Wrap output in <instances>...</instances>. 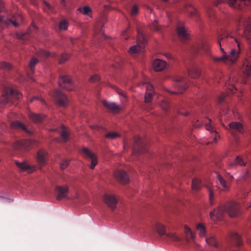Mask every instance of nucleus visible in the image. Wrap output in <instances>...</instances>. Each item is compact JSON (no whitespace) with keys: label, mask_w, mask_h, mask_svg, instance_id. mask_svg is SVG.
Returning a JSON list of instances; mask_svg holds the SVG:
<instances>
[{"label":"nucleus","mask_w":251,"mask_h":251,"mask_svg":"<svg viewBox=\"0 0 251 251\" xmlns=\"http://www.w3.org/2000/svg\"><path fill=\"white\" fill-rule=\"evenodd\" d=\"M239 212V205L234 202L226 203L225 205L220 206L218 208L210 212L211 219L215 217L218 220H221L225 213H227L231 217L237 216Z\"/></svg>","instance_id":"nucleus-1"},{"label":"nucleus","mask_w":251,"mask_h":251,"mask_svg":"<svg viewBox=\"0 0 251 251\" xmlns=\"http://www.w3.org/2000/svg\"><path fill=\"white\" fill-rule=\"evenodd\" d=\"M234 42L237 44L238 47V50H237L235 49H232L229 53L226 54L222 48V45L220 47V50L223 53V55L221 57H214L211 56V58L215 61L217 62H222L226 64H233L237 61L239 54L241 50V45L240 43L237 38L234 39Z\"/></svg>","instance_id":"nucleus-2"},{"label":"nucleus","mask_w":251,"mask_h":251,"mask_svg":"<svg viewBox=\"0 0 251 251\" xmlns=\"http://www.w3.org/2000/svg\"><path fill=\"white\" fill-rule=\"evenodd\" d=\"M22 97V93L17 90L10 87H5L0 99V105L2 106L10 102L14 103L15 100H20Z\"/></svg>","instance_id":"nucleus-3"},{"label":"nucleus","mask_w":251,"mask_h":251,"mask_svg":"<svg viewBox=\"0 0 251 251\" xmlns=\"http://www.w3.org/2000/svg\"><path fill=\"white\" fill-rule=\"evenodd\" d=\"M146 39L142 32L138 30L137 44L131 46L128 52L132 55H136L140 52H143L145 47Z\"/></svg>","instance_id":"nucleus-4"},{"label":"nucleus","mask_w":251,"mask_h":251,"mask_svg":"<svg viewBox=\"0 0 251 251\" xmlns=\"http://www.w3.org/2000/svg\"><path fill=\"white\" fill-rule=\"evenodd\" d=\"M133 151L134 153H142L147 151L146 143L139 136H135L134 137Z\"/></svg>","instance_id":"nucleus-5"},{"label":"nucleus","mask_w":251,"mask_h":251,"mask_svg":"<svg viewBox=\"0 0 251 251\" xmlns=\"http://www.w3.org/2000/svg\"><path fill=\"white\" fill-rule=\"evenodd\" d=\"M34 143V141L31 139L17 141L14 144V148L17 150L26 151L28 150L30 147H32Z\"/></svg>","instance_id":"nucleus-6"},{"label":"nucleus","mask_w":251,"mask_h":251,"mask_svg":"<svg viewBox=\"0 0 251 251\" xmlns=\"http://www.w3.org/2000/svg\"><path fill=\"white\" fill-rule=\"evenodd\" d=\"M240 23L243 25L244 36L249 42H251V18H242Z\"/></svg>","instance_id":"nucleus-7"},{"label":"nucleus","mask_w":251,"mask_h":251,"mask_svg":"<svg viewBox=\"0 0 251 251\" xmlns=\"http://www.w3.org/2000/svg\"><path fill=\"white\" fill-rule=\"evenodd\" d=\"M3 8V3L0 0V12H1ZM22 19V17L19 16L16 19L13 20L7 18L5 16H0V24H4L6 25H13L15 27L19 25V21Z\"/></svg>","instance_id":"nucleus-8"},{"label":"nucleus","mask_w":251,"mask_h":251,"mask_svg":"<svg viewBox=\"0 0 251 251\" xmlns=\"http://www.w3.org/2000/svg\"><path fill=\"white\" fill-rule=\"evenodd\" d=\"M178 38L183 42L189 39V34L183 23H179L176 28Z\"/></svg>","instance_id":"nucleus-9"},{"label":"nucleus","mask_w":251,"mask_h":251,"mask_svg":"<svg viewBox=\"0 0 251 251\" xmlns=\"http://www.w3.org/2000/svg\"><path fill=\"white\" fill-rule=\"evenodd\" d=\"M176 81L175 86L177 88V92H172L174 94L182 93L187 88V84L184 78L180 76L174 78Z\"/></svg>","instance_id":"nucleus-10"},{"label":"nucleus","mask_w":251,"mask_h":251,"mask_svg":"<svg viewBox=\"0 0 251 251\" xmlns=\"http://www.w3.org/2000/svg\"><path fill=\"white\" fill-rule=\"evenodd\" d=\"M58 83L60 87L68 91L72 90L74 89L72 80L69 76L63 75L60 76Z\"/></svg>","instance_id":"nucleus-11"},{"label":"nucleus","mask_w":251,"mask_h":251,"mask_svg":"<svg viewBox=\"0 0 251 251\" xmlns=\"http://www.w3.org/2000/svg\"><path fill=\"white\" fill-rule=\"evenodd\" d=\"M202 50L204 53L208 54L210 50L209 45L205 41L201 40L197 44L193 45L192 47L191 51L197 53Z\"/></svg>","instance_id":"nucleus-12"},{"label":"nucleus","mask_w":251,"mask_h":251,"mask_svg":"<svg viewBox=\"0 0 251 251\" xmlns=\"http://www.w3.org/2000/svg\"><path fill=\"white\" fill-rule=\"evenodd\" d=\"M81 152L84 157L91 159V163L90 165V168L91 169H94L98 163L97 157L96 155L90 150L86 148H84L82 149Z\"/></svg>","instance_id":"nucleus-13"},{"label":"nucleus","mask_w":251,"mask_h":251,"mask_svg":"<svg viewBox=\"0 0 251 251\" xmlns=\"http://www.w3.org/2000/svg\"><path fill=\"white\" fill-rule=\"evenodd\" d=\"M53 97L56 103L61 106H66L68 103V99L65 95L60 90H55L53 92Z\"/></svg>","instance_id":"nucleus-14"},{"label":"nucleus","mask_w":251,"mask_h":251,"mask_svg":"<svg viewBox=\"0 0 251 251\" xmlns=\"http://www.w3.org/2000/svg\"><path fill=\"white\" fill-rule=\"evenodd\" d=\"M103 201L108 207L112 209L116 208L118 203L116 196L113 194H105L103 197Z\"/></svg>","instance_id":"nucleus-15"},{"label":"nucleus","mask_w":251,"mask_h":251,"mask_svg":"<svg viewBox=\"0 0 251 251\" xmlns=\"http://www.w3.org/2000/svg\"><path fill=\"white\" fill-rule=\"evenodd\" d=\"M69 192L67 186H57L55 187L54 193L57 200H60L67 197Z\"/></svg>","instance_id":"nucleus-16"},{"label":"nucleus","mask_w":251,"mask_h":251,"mask_svg":"<svg viewBox=\"0 0 251 251\" xmlns=\"http://www.w3.org/2000/svg\"><path fill=\"white\" fill-rule=\"evenodd\" d=\"M115 178L122 184H126L129 181L127 174L122 170H117L114 172Z\"/></svg>","instance_id":"nucleus-17"},{"label":"nucleus","mask_w":251,"mask_h":251,"mask_svg":"<svg viewBox=\"0 0 251 251\" xmlns=\"http://www.w3.org/2000/svg\"><path fill=\"white\" fill-rule=\"evenodd\" d=\"M228 3L232 7L241 9L244 6L250 5L251 1L250 0H228Z\"/></svg>","instance_id":"nucleus-18"},{"label":"nucleus","mask_w":251,"mask_h":251,"mask_svg":"<svg viewBox=\"0 0 251 251\" xmlns=\"http://www.w3.org/2000/svg\"><path fill=\"white\" fill-rule=\"evenodd\" d=\"M229 130L232 134L236 133H243L244 128L242 124L239 122H232L229 124Z\"/></svg>","instance_id":"nucleus-19"},{"label":"nucleus","mask_w":251,"mask_h":251,"mask_svg":"<svg viewBox=\"0 0 251 251\" xmlns=\"http://www.w3.org/2000/svg\"><path fill=\"white\" fill-rule=\"evenodd\" d=\"M232 81H230V84L229 86V87L228 88V90L226 91V93L225 94H223L221 95L218 99V103L221 104L222 103L225 98V97L226 96V95H228L230 94H233L235 92V91L237 90V88H236V85L233 83V81H234V79H232Z\"/></svg>","instance_id":"nucleus-20"},{"label":"nucleus","mask_w":251,"mask_h":251,"mask_svg":"<svg viewBox=\"0 0 251 251\" xmlns=\"http://www.w3.org/2000/svg\"><path fill=\"white\" fill-rule=\"evenodd\" d=\"M233 36H230L228 33L225 31H223L219 33L218 37V43L220 47L225 43L229 42L230 40L234 39Z\"/></svg>","instance_id":"nucleus-21"},{"label":"nucleus","mask_w":251,"mask_h":251,"mask_svg":"<svg viewBox=\"0 0 251 251\" xmlns=\"http://www.w3.org/2000/svg\"><path fill=\"white\" fill-rule=\"evenodd\" d=\"M166 66V62L160 59H155L153 63V67L154 70L156 72H160L164 70Z\"/></svg>","instance_id":"nucleus-22"},{"label":"nucleus","mask_w":251,"mask_h":251,"mask_svg":"<svg viewBox=\"0 0 251 251\" xmlns=\"http://www.w3.org/2000/svg\"><path fill=\"white\" fill-rule=\"evenodd\" d=\"M187 71L188 75L192 78H198L201 75L200 70L196 66L193 65L190 68L188 69Z\"/></svg>","instance_id":"nucleus-23"},{"label":"nucleus","mask_w":251,"mask_h":251,"mask_svg":"<svg viewBox=\"0 0 251 251\" xmlns=\"http://www.w3.org/2000/svg\"><path fill=\"white\" fill-rule=\"evenodd\" d=\"M229 238L233 244L237 246H240L242 245V242L240 236L235 232H231L229 236Z\"/></svg>","instance_id":"nucleus-24"},{"label":"nucleus","mask_w":251,"mask_h":251,"mask_svg":"<svg viewBox=\"0 0 251 251\" xmlns=\"http://www.w3.org/2000/svg\"><path fill=\"white\" fill-rule=\"evenodd\" d=\"M102 104L104 106L113 112H117L120 111L121 110L120 107L118 105H117L115 103L103 100L102 101Z\"/></svg>","instance_id":"nucleus-25"},{"label":"nucleus","mask_w":251,"mask_h":251,"mask_svg":"<svg viewBox=\"0 0 251 251\" xmlns=\"http://www.w3.org/2000/svg\"><path fill=\"white\" fill-rule=\"evenodd\" d=\"M47 155V153L45 150H41L38 152L37 158L40 165H44L46 163Z\"/></svg>","instance_id":"nucleus-26"},{"label":"nucleus","mask_w":251,"mask_h":251,"mask_svg":"<svg viewBox=\"0 0 251 251\" xmlns=\"http://www.w3.org/2000/svg\"><path fill=\"white\" fill-rule=\"evenodd\" d=\"M183 10L189 13L191 16L198 17V13L197 10L190 4H185L183 7Z\"/></svg>","instance_id":"nucleus-27"},{"label":"nucleus","mask_w":251,"mask_h":251,"mask_svg":"<svg viewBox=\"0 0 251 251\" xmlns=\"http://www.w3.org/2000/svg\"><path fill=\"white\" fill-rule=\"evenodd\" d=\"M209 123L207 124H206L205 126L206 127V129L207 130H209L211 133L213 134L214 136V142L215 143L217 142V136H218V133L215 131L214 127L213 126L212 124V120L210 119H208Z\"/></svg>","instance_id":"nucleus-28"},{"label":"nucleus","mask_w":251,"mask_h":251,"mask_svg":"<svg viewBox=\"0 0 251 251\" xmlns=\"http://www.w3.org/2000/svg\"><path fill=\"white\" fill-rule=\"evenodd\" d=\"M29 117L33 122L39 123L45 119L46 116L44 115L31 113L29 115Z\"/></svg>","instance_id":"nucleus-29"},{"label":"nucleus","mask_w":251,"mask_h":251,"mask_svg":"<svg viewBox=\"0 0 251 251\" xmlns=\"http://www.w3.org/2000/svg\"><path fill=\"white\" fill-rule=\"evenodd\" d=\"M242 72L247 76H251V63L249 62H246L243 64Z\"/></svg>","instance_id":"nucleus-30"},{"label":"nucleus","mask_w":251,"mask_h":251,"mask_svg":"<svg viewBox=\"0 0 251 251\" xmlns=\"http://www.w3.org/2000/svg\"><path fill=\"white\" fill-rule=\"evenodd\" d=\"M206 241L209 245L218 248L219 247V243L215 236H211L209 238H206Z\"/></svg>","instance_id":"nucleus-31"},{"label":"nucleus","mask_w":251,"mask_h":251,"mask_svg":"<svg viewBox=\"0 0 251 251\" xmlns=\"http://www.w3.org/2000/svg\"><path fill=\"white\" fill-rule=\"evenodd\" d=\"M10 126L12 128H13L22 129L25 130L27 132H29L27 129V128L25 126L23 123L18 121H15L11 123Z\"/></svg>","instance_id":"nucleus-32"},{"label":"nucleus","mask_w":251,"mask_h":251,"mask_svg":"<svg viewBox=\"0 0 251 251\" xmlns=\"http://www.w3.org/2000/svg\"><path fill=\"white\" fill-rule=\"evenodd\" d=\"M16 164L17 167L23 171H28V172H31L32 171L30 166L25 162L20 163L16 162Z\"/></svg>","instance_id":"nucleus-33"},{"label":"nucleus","mask_w":251,"mask_h":251,"mask_svg":"<svg viewBox=\"0 0 251 251\" xmlns=\"http://www.w3.org/2000/svg\"><path fill=\"white\" fill-rule=\"evenodd\" d=\"M155 228L157 232L161 236L166 234V228L164 226L160 223H156L155 225Z\"/></svg>","instance_id":"nucleus-34"},{"label":"nucleus","mask_w":251,"mask_h":251,"mask_svg":"<svg viewBox=\"0 0 251 251\" xmlns=\"http://www.w3.org/2000/svg\"><path fill=\"white\" fill-rule=\"evenodd\" d=\"M80 12L84 15L90 16L92 15V10L90 7L85 6L83 7H79L77 9Z\"/></svg>","instance_id":"nucleus-35"},{"label":"nucleus","mask_w":251,"mask_h":251,"mask_svg":"<svg viewBox=\"0 0 251 251\" xmlns=\"http://www.w3.org/2000/svg\"><path fill=\"white\" fill-rule=\"evenodd\" d=\"M201 187V181L199 178L193 179L192 183V188L194 190H198Z\"/></svg>","instance_id":"nucleus-36"},{"label":"nucleus","mask_w":251,"mask_h":251,"mask_svg":"<svg viewBox=\"0 0 251 251\" xmlns=\"http://www.w3.org/2000/svg\"><path fill=\"white\" fill-rule=\"evenodd\" d=\"M68 25V22L66 20H61L58 24V28L60 31L66 30Z\"/></svg>","instance_id":"nucleus-37"},{"label":"nucleus","mask_w":251,"mask_h":251,"mask_svg":"<svg viewBox=\"0 0 251 251\" xmlns=\"http://www.w3.org/2000/svg\"><path fill=\"white\" fill-rule=\"evenodd\" d=\"M197 229L199 231L200 236L204 237L205 235V227L202 224H199L197 225Z\"/></svg>","instance_id":"nucleus-38"},{"label":"nucleus","mask_w":251,"mask_h":251,"mask_svg":"<svg viewBox=\"0 0 251 251\" xmlns=\"http://www.w3.org/2000/svg\"><path fill=\"white\" fill-rule=\"evenodd\" d=\"M12 65L7 62H1L0 63V69L5 71H8L11 70Z\"/></svg>","instance_id":"nucleus-39"},{"label":"nucleus","mask_w":251,"mask_h":251,"mask_svg":"<svg viewBox=\"0 0 251 251\" xmlns=\"http://www.w3.org/2000/svg\"><path fill=\"white\" fill-rule=\"evenodd\" d=\"M185 233L186 235L190 239L193 240L195 238V234L192 231L191 229L187 226H184Z\"/></svg>","instance_id":"nucleus-40"},{"label":"nucleus","mask_w":251,"mask_h":251,"mask_svg":"<svg viewBox=\"0 0 251 251\" xmlns=\"http://www.w3.org/2000/svg\"><path fill=\"white\" fill-rule=\"evenodd\" d=\"M245 162L242 160V158H240V156H237L236 159H235V161L234 162H232L230 164V166L231 167H233L234 166L236 165H245Z\"/></svg>","instance_id":"nucleus-41"},{"label":"nucleus","mask_w":251,"mask_h":251,"mask_svg":"<svg viewBox=\"0 0 251 251\" xmlns=\"http://www.w3.org/2000/svg\"><path fill=\"white\" fill-rule=\"evenodd\" d=\"M105 137L109 139H114L120 137V134L117 132L111 131L105 134Z\"/></svg>","instance_id":"nucleus-42"},{"label":"nucleus","mask_w":251,"mask_h":251,"mask_svg":"<svg viewBox=\"0 0 251 251\" xmlns=\"http://www.w3.org/2000/svg\"><path fill=\"white\" fill-rule=\"evenodd\" d=\"M61 136L62 137L64 142L67 141L68 137L69 136V133L67 130V129L64 126H62V131L61 132Z\"/></svg>","instance_id":"nucleus-43"},{"label":"nucleus","mask_w":251,"mask_h":251,"mask_svg":"<svg viewBox=\"0 0 251 251\" xmlns=\"http://www.w3.org/2000/svg\"><path fill=\"white\" fill-rule=\"evenodd\" d=\"M205 8L206 11V13L207 16L210 18H212L214 16L215 13L212 8L211 7V6L209 4H206L205 6Z\"/></svg>","instance_id":"nucleus-44"},{"label":"nucleus","mask_w":251,"mask_h":251,"mask_svg":"<svg viewBox=\"0 0 251 251\" xmlns=\"http://www.w3.org/2000/svg\"><path fill=\"white\" fill-rule=\"evenodd\" d=\"M160 106L164 111H167L170 107V104L167 100H164L160 102Z\"/></svg>","instance_id":"nucleus-45"},{"label":"nucleus","mask_w":251,"mask_h":251,"mask_svg":"<svg viewBox=\"0 0 251 251\" xmlns=\"http://www.w3.org/2000/svg\"><path fill=\"white\" fill-rule=\"evenodd\" d=\"M151 28L154 31L160 32L161 31L162 27L159 25L156 21H154L151 25Z\"/></svg>","instance_id":"nucleus-46"},{"label":"nucleus","mask_w":251,"mask_h":251,"mask_svg":"<svg viewBox=\"0 0 251 251\" xmlns=\"http://www.w3.org/2000/svg\"><path fill=\"white\" fill-rule=\"evenodd\" d=\"M16 36L21 40L23 43H24L25 41L28 38V34L27 33H17Z\"/></svg>","instance_id":"nucleus-47"},{"label":"nucleus","mask_w":251,"mask_h":251,"mask_svg":"<svg viewBox=\"0 0 251 251\" xmlns=\"http://www.w3.org/2000/svg\"><path fill=\"white\" fill-rule=\"evenodd\" d=\"M70 55L66 53L62 54L59 58V63L60 64H63L69 59Z\"/></svg>","instance_id":"nucleus-48"},{"label":"nucleus","mask_w":251,"mask_h":251,"mask_svg":"<svg viewBox=\"0 0 251 251\" xmlns=\"http://www.w3.org/2000/svg\"><path fill=\"white\" fill-rule=\"evenodd\" d=\"M217 177H218V179L219 182H220V184H221V185L225 189H227L228 187L226 185V182L225 180L223 179V177L220 175L218 174L217 175Z\"/></svg>","instance_id":"nucleus-49"},{"label":"nucleus","mask_w":251,"mask_h":251,"mask_svg":"<svg viewBox=\"0 0 251 251\" xmlns=\"http://www.w3.org/2000/svg\"><path fill=\"white\" fill-rule=\"evenodd\" d=\"M166 236L168 238L173 241H179V238L176 236L175 233H169L166 234Z\"/></svg>","instance_id":"nucleus-50"},{"label":"nucleus","mask_w":251,"mask_h":251,"mask_svg":"<svg viewBox=\"0 0 251 251\" xmlns=\"http://www.w3.org/2000/svg\"><path fill=\"white\" fill-rule=\"evenodd\" d=\"M38 54L39 55L44 57H48L51 55V54L49 52L43 49H41L39 51Z\"/></svg>","instance_id":"nucleus-51"},{"label":"nucleus","mask_w":251,"mask_h":251,"mask_svg":"<svg viewBox=\"0 0 251 251\" xmlns=\"http://www.w3.org/2000/svg\"><path fill=\"white\" fill-rule=\"evenodd\" d=\"M152 94L151 92H146L145 95V102L149 103L152 100Z\"/></svg>","instance_id":"nucleus-52"},{"label":"nucleus","mask_w":251,"mask_h":251,"mask_svg":"<svg viewBox=\"0 0 251 251\" xmlns=\"http://www.w3.org/2000/svg\"><path fill=\"white\" fill-rule=\"evenodd\" d=\"M44 4L45 6L44 7V9L45 11H46L48 12L53 11V7L49 3L45 1Z\"/></svg>","instance_id":"nucleus-53"},{"label":"nucleus","mask_w":251,"mask_h":251,"mask_svg":"<svg viewBox=\"0 0 251 251\" xmlns=\"http://www.w3.org/2000/svg\"><path fill=\"white\" fill-rule=\"evenodd\" d=\"M37 62H38V60L35 58H33L31 60L30 63H29V67H30V69L31 71L32 72H33V71H34L33 68L36 65Z\"/></svg>","instance_id":"nucleus-54"},{"label":"nucleus","mask_w":251,"mask_h":251,"mask_svg":"<svg viewBox=\"0 0 251 251\" xmlns=\"http://www.w3.org/2000/svg\"><path fill=\"white\" fill-rule=\"evenodd\" d=\"M130 14L132 16L136 15L138 12V7L137 5H134L132 7V9L129 11Z\"/></svg>","instance_id":"nucleus-55"},{"label":"nucleus","mask_w":251,"mask_h":251,"mask_svg":"<svg viewBox=\"0 0 251 251\" xmlns=\"http://www.w3.org/2000/svg\"><path fill=\"white\" fill-rule=\"evenodd\" d=\"M208 193H209V198L211 203L212 202V200L214 198V193L213 190L209 187H207Z\"/></svg>","instance_id":"nucleus-56"},{"label":"nucleus","mask_w":251,"mask_h":251,"mask_svg":"<svg viewBox=\"0 0 251 251\" xmlns=\"http://www.w3.org/2000/svg\"><path fill=\"white\" fill-rule=\"evenodd\" d=\"M68 165H69V162L67 160H62V162L60 163V169L62 170H63L67 167Z\"/></svg>","instance_id":"nucleus-57"},{"label":"nucleus","mask_w":251,"mask_h":251,"mask_svg":"<svg viewBox=\"0 0 251 251\" xmlns=\"http://www.w3.org/2000/svg\"><path fill=\"white\" fill-rule=\"evenodd\" d=\"M146 88L147 92H151L152 94L153 91V87L150 83H147L146 84Z\"/></svg>","instance_id":"nucleus-58"},{"label":"nucleus","mask_w":251,"mask_h":251,"mask_svg":"<svg viewBox=\"0 0 251 251\" xmlns=\"http://www.w3.org/2000/svg\"><path fill=\"white\" fill-rule=\"evenodd\" d=\"M100 76L98 75H96L92 76L90 78V80L91 81H96L100 80Z\"/></svg>","instance_id":"nucleus-59"},{"label":"nucleus","mask_w":251,"mask_h":251,"mask_svg":"<svg viewBox=\"0 0 251 251\" xmlns=\"http://www.w3.org/2000/svg\"><path fill=\"white\" fill-rule=\"evenodd\" d=\"M223 2L222 0H215L214 2H213V4L216 6H218L219 4H220V3H221L222 2Z\"/></svg>","instance_id":"nucleus-60"},{"label":"nucleus","mask_w":251,"mask_h":251,"mask_svg":"<svg viewBox=\"0 0 251 251\" xmlns=\"http://www.w3.org/2000/svg\"><path fill=\"white\" fill-rule=\"evenodd\" d=\"M34 99H38L39 100H41L43 103H45V101H44V100H43L42 99H40L39 97H35L33 98L32 99H31L30 102H32Z\"/></svg>","instance_id":"nucleus-61"},{"label":"nucleus","mask_w":251,"mask_h":251,"mask_svg":"<svg viewBox=\"0 0 251 251\" xmlns=\"http://www.w3.org/2000/svg\"><path fill=\"white\" fill-rule=\"evenodd\" d=\"M117 92H118V93H119V94L120 95H121V96H123L124 97H125V95L124 92L123 91H122L121 90H118Z\"/></svg>","instance_id":"nucleus-62"},{"label":"nucleus","mask_w":251,"mask_h":251,"mask_svg":"<svg viewBox=\"0 0 251 251\" xmlns=\"http://www.w3.org/2000/svg\"><path fill=\"white\" fill-rule=\"evenodd\" d=\"M179 113L182 115H185V116H187L188 115V113L187 112H185V113H183V112H179Z\"/></svg>","instance_id":"nucleus-63"},{"label":"nucleus","mask_w":251,"mask_h":251,"mask_svg":"<svg viewBox=\"0 0 251 251\" xmlns=\"http://www.w3.org/2000/svg\"><path fill=\"white\" fill-rule=\"evenodd\" d=\"M166 57H167V58H169V59H170V58H172L171 55L170 54H167L166 55Z\"/></svg>","instance_id":"nucleus-64"}]
</instances>
